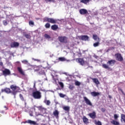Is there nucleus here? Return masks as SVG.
<instances>
[{"mask_svg": "<svg viewBox=\"0 0 125 125\" xmlns=\"http://www.w3.org/2000/svg\"><path fill=\"white\" fill-rule=\"evenodd\" d=\"M10 88L12 89L11 91V93L14 95L15 97L18 92H20V88L14 84H12L10 85Z\"/></svg>", "mask_w": 125, "mask_h": 125, "instance_id": "1", "label": "nucleus"}, {"mask_svg": "<svg viewBox=\"0 0 125 125\" xmlns=\"http://www.w3.org/2000/svg\"><path fill=\"white\" fill-rule=\"evenodd\" d=\"M43 22H48L51 24H56L57 23V20L53 18L45 17L43 20Z\"/></svg>", "mask_w": 125, "mask_h": 125, "instance_id": "2", "label": "nucleus"}, {"mask_svg": "<svg viewBox=\"0 0 125 125\" xmlns=\"http://www.w3.org/2000/svg\"><path fill=\"white\" fill-rule=\"evenodd\" d=\"M32 95L35 99H41L42 98V94L41 92L39 91L33 92Z\"/></svg>", "mask_w": 125, "mask_h": 125, "instance_id": "3", "label": "nucleus"}, {"mask_svg": "<svg viewBox=\"0 0 125 125\" xmlns=\"http://www.w3.org/2000/svg\"><path fill=\"white\" fill-rule=\"evenodd\" d=\"M35 72H38V73H40L41 75H42L44 73V71L43 70V67H42L41 66H37L34 68Z\"/></svg>", "mask_w": 125, "mask_h": 125, "instance_id": "4", "label": "nucleus"}, {"mask_svg": "<svg viewBox=\"0 0 125 125\" xmlns=\"http://www.w3.org/2000/svg\"><path fill=\"white\" fill-rule=\"evenodd\" d=\"M116 56V59L117 60V61H120V62H122V61H124V58H123V56H122V54L120 53H117L115 55Z\"/></svg>", "mask_w": 125, "mask_h": 125, "instance_id": "5", "label": "nucleus"}, {"mask_svg": "<svg viewBox=\"0 0 125 125\" xmlns=\"http://www.w3.org/2000/svg\"><path fill=\"white\" fill-rule=\"evenodd\" d=\"M58 40L60 42H64L66 43L67 42V37H59Z\"/></svg>", "mask_w": 125, "mask_h": 125, "instance_id": "6", "label": "nucleus"}, {"mask_svg": "<svg viewBox=\"0 0 125 125\" xmlns=\"http://www.w3.org/2000/svg\"><path fill=\"white\" fill-rule=\"evenodd\" d=\"M20 44L19 42H12L10 43V47H11V48H14L15 47H18V46H19Z\"/></svg>", "mask_w": 125, "mask_h": 125, "instance_id": "7", "label": "nucleus"}, {"mask_svg": "<svg viewBox=\"0 0 125 125\" xmlns=\"http://www.w3.org/2000/svg\"><path fill=\"white\" fill-rule=\"evenodd\" d=\"M2 74L3 76H5V77L6 76H9V75L11 74L10 70H9L8 69L5 68L2 71Z\"/></svg>", "mask_w": 125, "mask_h": 125, "instance_id": "8", "label": "nucleus"}, {"mask_svg": "<svg viewBox=\"0 0 125 125\" xmlns=\"http://www.w3.org/2000/svg\"><path fill=\"white\" fill-rule=\"evenodd\" d=\"M88 116H89L91 119L94 120V119L96 118V112H95V111H93L92 113H89Z\"/></svg>", "mask_w": 125, "mask_h": 125, "instance_id": "9", "label": "nucleus"}, {"mask_svg": "<svg viewBox=\"0 0 125 125\" xmlns=\"http://www.w3.org/2000/svg\"><path fill=\"white\" fill-rule=\"evenodd\" d=\"M83 99L87 105H89V106H92V103H91L90 100L87 99L86 97H83Z\"/></svg>", "mask_w": 125, "mask_h": 125, "instance_id": "10", "label": "nucleus"}, {"mask_svg": "<svg viewBox=\"0 0 125 125\" xmlns=\"http://www.w3.org/2000/svg\"><path fill=\"white\" fill-rule=\"evenodd\" d=\"M115 63H116V61L115 60H111L107 62V64L109 65V66H114Z\"/></svg>", "mask_w": 125, "mask_h": 125, "instance_id": "11", "label": "nucleus"}, {"mask_svg": "<svg viewBox=\"0 0 125 125\" xmlns=\"http://www.w3.org/2000/svg\"><path fill=\"white\" fill-rule=\"evenodd\" d=\"M76 61H78V63H79L82 66H83V65H84V61H83V59L78 58L76 59Z\"/></svg>", "mask_w": 125, "mask_h": 125, "instance_id": "12", "label": "nucleus"}, {"mask_svg": "<svg viewBox=\"0 0 125 125\" xmlns=\"http://www.w3.org/2000/svg\"><path fill=\"white\" fill-rule=\"evenodd\" d=\"M17 70H18L19 73H20V74H21V75H22V76H25V72H24V71H23L22 67H18Z\"/></svg>", "mask_w": 125, "mask_h": 125, "instance_id": "13", "label": "nucleus"}, {"mask_svg": "<svg viewBox=\"0 0 125 125\" xmlns=\"http://www.w3.org/2000/svg\"><path fill=\"white\" fill-rule=\"evenodd\" d=\"M90 94L92 96H93V97H96V96H99V95H100L101 93L98 92L93 91L91 92L90 93Z\"/></svg>", "mask_w": 125, "mask_h": 125, "instance_id": "14", "label": "nucleus"}, {"mask_svg": "<svg viewBox=\"0 0 125 125\" xmlns=\"http://www.w3.org/2000/svg\"><path fill=\"white\" fill-rule=\"evenodd\" d=\"M88 39H89V37L86 35L80 36V39L82 40V41H88Z\"/></svg>", "mask_w": 125, "mask_h": 125, "instance_id": "15", "label": "nucleus"}, {"mask_svg": "<svg viewBox=\"0 0 125 125\" xmlns=\"http://www.w3.org/2000/svg\"><path fill=\"white\" fill-rule=\"evenodd\" d=\"M1 92H6V93H11V90L9 88H5L1 89Z\"/></svg>", "mask_w": 125, "mask_h": 125, "instance_id": "16", "label": "nucleus"}, {"mask_svg": "<svg viewBox=\"0 0 125 125\" xmlns=\"http://www.w3.org/2000/svg\"><path fill=\"white\" fill-rule=\"evenodd\" d=\"M79 12L82 15H84V14H87V10L85 9H81L80 10Z\"/></svg>", "mask_w": 125, "mask_h": 125, "instance_id": "17", "label": "nucleus"}, {"mask_svg": "<svg viewBox=\"0 0 125 125\" xmlns=\"http://www.w3.org/2000/svg\"><path fill=\"white\" fill-rule=\"evenodd\" d=\"M53 115L55 116L56 119H58V118H59V111H58V110H55V111H53Z\"/></svg>", "mask_w": 125, "mask_h": 125, "instance_id": "18", "label": "nucleus"}, {"mask_svg": "<svg viewBox=\"0 0 125 125\" xmlns=\"http://www.w3.org/2000/svg\"><path fill=\"white\" fill-rule=\"evenodd\" d=\"M37 108L41 112H45V111H46V108L43 107L42 105L38 106Z\"/></svg>", "mask_w": 125, "mask_h": 125, "instance_id": "19", "label": "nucleus"}, {"mask_svg": "<svg viewBox=\"0 0 125 125\" xmlns=\"http://www.w3.org/2000/svg\"><path fill=\"white\" fill-rule=\"evenodd\" d=\"M83 121L84 124L85 125H88V124H89V122H88V119H87V118H86L85 116H83Z\"/></svg>", "mask_w": 125, "mask_h": 125, "instance_id": "20", "label": "nucleus"}, {"mask_svg": "<svg viewBox=\"0 0 125 125\" xmlns=\"http://www.w3.org/2000/svg\"><path fill=\"white\" fill-rule=\"evenodd\" d=\"M91 79L92 80L93 83H95L96 84H99V83H100L99 81L98 80V79H97V78H91Z\"/></svg>", "mask_w": 125, "mask_h": 125, "instance_id": "21", "label": "nucleus"}, {"mask_svg": "<svg viewBox=\"0 0 125 125\" xmlns=\"http://www.w3.org/2000/svg\"><path fill=\"white\" fill-rule=\"evenodd\" d=\"M51 28L53 31H56L58 29V25L56 24H54L51 26Z\"/></svg>", "mask_w": 125, "mask_h": 125, "instance_id": "22", "label": "nucleus"}, {"mask_svg": "<svg viewBox=\"0 0 125 125\" xmlns=\"http://www.w3.org/2000/svg\"><path fill=\"white\" fill-rule=\"evenodd\" d=\"M27 123L32 125H36V122L35 121H32L30 120H28L27 121H25V122H23V124H27Z\"/></svg>", "mask_w": 125, "mask_h": 125, "instance_id": "23", "label": "nucleus"}, {"mask_svg": "<svg viewBox=\"0 0 125 125\" xmlns=\"http://www.w3.org/2000/svg\"><path fill=\"white\" fill-rule=\"evenodd\" d=\"M103 68H104V69H107V70H110V67L108 65L104 63L102 64Z\"/></svg>", "mask_w": 125, "mask_h": 125, "instance_id": "24", "label": "nucleus"}, {"mask_svg": "<svg viewBox=\"0 0 125 125\" xmlns=\"http://www.w3.org/2000/svg\"><path fill=\"white\" fill-rule=\"evenodd\" d=\"M121 121L122 122V123H125V115L121 114Z\"/></svg>", "mask_w": 125, "mask_h": 125, "instance_id": "25", "label": "nucleus"}, {"mask_svg": "<svg viewBox=\"0 0 125 125\" xmlns=\"http://www.w3.org/2000/svg\"><path fill=\"white\" fill-rule=\"evenodd\" d=\"M111 124L114 125H120V123L118 121H116V120H112L111 121Z\"/></svg>", "mask_w": 125, "mask_h": 125, "instance_id": "26", "label": "nucleus"}, {"mask_svg": "<svg viewBox=\"0 0 125 125\" xmlns=\"http://www.w3.org/2000/svg\"><path fill=\"white\" fill-rule=\"evenodd\" d=\"M21 62L23 63V64H25V65H28V66L30 65V63L27 60H23L21 61Z\"/></svg>", "mask_w": 125, "mask_h": 125, "instance_id": "27", "label": "nucleus"}, {"mask_svg": "<svg viewBox=\"0 0 125 125\" xmlns=\"http://www.w3.org/2000/svg\"><path fill=\"white\" fill-rule=\"evenodd\" d=\"M93 39L94 40V41H97L98 40V42H100L101 40L98 37H97V35H93Z\"/></svg>", "mask_w": 125, "mask_h": 125, "instance_id": "28", "label": "nucleus"}, {"mask_svg": "<svg viewBox=\"0 0 125 125\" xmlns=\"http://www.w3.org/2000/svg\"><path fill=\"white\" fill-rule=\"evenodd\" d=\"M23 36L25 37V38H26V39H28L29 40L31 39V35L30 34H24Z\"/></svg>", "mask_w": 125, "mask_h": 125, "instance_id": "29", "label": "nucleus"}, {"mask_svg": "<svg viewBox=\"0 0 125 125\" xmlns=\"http://www.w3.org/2000/svg\"><path fill=\"white\" fill-rule=\"evenodd\" d=\"M80 2L82 3H84V4H86L88 2H89V0H81Z\"/></svg>", "mask_w": 125, "mask_h": 125, "instance_id": "30", "label": "nucleus"}, {"mask_svg": "<svg viewBox=\"0 0 125 125\" xmlns=\"http://www.w3.org/2000/svg\"><path fill=\"white\" fill-rule=\"evenodd\" d=\"M100 42L98 41V42L94 43L93 44L94 47H97V46H99V45L100 44Z\"/></svg>", "mask_w": 125, "mask_h": 125, "instance_id": "31", "label": "nucleus"}, {"mask_svg": "<svg viewBox=\"0 0 125 125\" xmlns=\"http://www.w3.org/2000/svg\"><path fill=\"white\" fill-rule=\"evenodd\" d=\"M44 103H45L46 104V105H47V106H49V105H50V100H45L44 101Z\"/></svg>", "mask_w": 125, "mask_h": 125, "instance_id": "32", "label": "nucleus"}, {"mask_svg": "<svg viewBox=\"0 0 125 125\" xmlns=\"http://www.w3.org/2000/svg\"><path fill=\"white\" fill-rule=\"evenodd\" d=\"M63 110H64V111H67V112H69V111H70V107L69 106H64L63 107Z\"/></svg>", "mask_w": 125, "mask_h": 125, "instance_id": "33", "label": "nucleus"}, {"mask_svg": "<svg viewBox=\"0 0 125 125\" xmlns=\"http://www.w3.org/2000/svg\"><path fill=\"white\" fill-rule=\"evenodd\" d=\"M59 61H62V62L66 61V59L64 57H60L58 58Z\"/></svg>", "mask_w": 125, "mask_h": 125, "instance_id": "34", "label": "nucleus"}, {"mask_svg": "<svg viewBox=\"0 0 125 125\" xmlns=\"http://www.w3.org/2000/svg\"><path fill=\"white\" fill-rule=\"evenodd\" d=\"M45 28L46 29H49V28H50V24L49 23H46L45 24Z\"/></svg>", "mask_w": 125, "mask_h": 125, "instance_id": "35", "label": "nucleus"}, {"mask_svg": "<svg viewBox=\"0 0 125 125\" xmlns=\"http://www.w3.org/2000/svg\"><path fill=\"white\" fill-rule=\"evenodd\" d=\"M59 95L61 98H64L66 96V95L63 94L62 93H59Z\"/></svg>", "mask_w": 125, "mask_h": 125, "instance_id": "36", "label": "nucleus"}, {"mask_svg": "<svg viewBox=\"0 0 125 125\" xmlns=\"http://www.w3.org/2000/svg\"><path fill=\"white\" fill-rule=\"evenodd\" d=\"M29 25L30 26H32H32L33 27L35 25V23L32 21H29Z\"/></svg>", "mask_w": 125, "mask_h": 125, "instance_id": "37", "label": "nucleus"}, {"mask_svg": "<svg viewBox=\"0 0 125 125\" xmlns=\"http://www.w3.org/2000/svg\"><path fill=\"white\" fill-rule=\"evenodd\" d=\"M44 37L45 38V39H51L50 36L48 35L47 34H45Z\"/></svg>", "mask_w": 125, "mask_h": 125, "instance_id": "38", "label": "nucleus"}, {"mask_svg": "<svg viewBox=\"0 0 125 125\" xmlns=\"http://www.w3.org/2000/svg\"><path fill=\"white\" fill-rule=\"evenodd\" d=\"M75 85H77L78 86H80L81 85V83L79 81H76L75 83Z\"/></svg>", "mask_w": 125, "mask_h": 125, "instance_id": "39", "label": "nucleus"}, {"mask_svg": "<svg viewBox=\"0 0 125 125\" xmlns=\"http://www.w3.org/2000/svg\"><path fill=\"white\" fill-rule=\"evenodd\" d=\"M59 84L60 85L61 87L62 88H63L64 87V84L62 82H59Z\"/></svg>", "mask_w": 125, "mask_h": 125, "instance_id": "40", "label": "nucleus"}, {"mask_svg": "<svg viewBox=\"0 0 125 125\" xmlns=\"http://www.w3.org/2000/svg\"><path fill=\"white\" fill-rule=\"evenodd\" d=\"M2 23H3V24L4 25V26H6L8 24L7 21H6L5 20L3 21Z\"/></svg>", "mask_w": 125, "mask_h": 125, "instance_id": "41", "label": "nucleus"}, {"mask_svg": "<svg viewBox=\"0 0 125 125\" xmlns=\"http://www.w3.org/2000/svg\"><path fill=\"white\" fill-rule=\"evenodd\" d=\"M96 125H102V123H101V122L100 121H98V122H95Z\"/></svg>", "mask_w": 125, "mask_h": 125, "instance_id": "42", "label": "nucleus"}, {"mask_svg": "<svg viewBox=\"0 0 125 125\" xmlns=\"http://www.w3.org/2000/svg\"><path fill=\"white\" fill-rule=\"evenodd\" d=\"M20 98H21L22 101H24V97H23V95H22L21 94H20Z\"/></svg>", "mask_w": 125, "mask_h": 125, "instance_id": "43", "label": "nucleus"}, {"mask_svg": "<svg viewBox=\"0 0 125 125\" xmlns=\"http://www.w3.org/2000/svg\"><path fill=\"white\" fill-rule=\"evenodd\" d=\"M114 118L115 120H118V118H119V116H118L117 114H115L114 115Z\"/></svg>", "mask_w": 125, "mask_h": 125, "instance_id": "44", "label": "nucleus"}, {"mask_svg": "<svg viewBox=\"0 0 125 125\" xmlns=\"http://www.w3.org/2000/svg\"><path fill=\"white\" fill-rule=\"evenodd\" d=\"M69 89L73 90V89H74V86H73V85H69Z\"/></svg>", "mask_w": 125, "mask_h": 125, "instance_id": "45", "label": "nucleus"}, {"mask_svg": "<svg viewBox=\"0 0 125 125\" xmlns=\"http://www.w3.org/2000/svg\"><path fill=\"white\" fill-rule=\"evenodd\" d=\"M16 64L18 66H21V63H20V62H16Z\"/></svg>", "mask_w": 125, "mask_h": 125, "instance_id": "46", "label": "nucleus"}, {"mask_svg": "<svg viewBox=\"0 0 125 125\" xmlns=\"http://www.w3.org/2000/svg\"><path fill=\"white\" fill-rule=\"evenodd\" d=\"M101 111H102V112H103V113H104V112H105V111H106V108H102L101 109Z\"/></svg>", "mask_w": 125, "mask_h": 125, "instance_id": "47", "label": "nucleus"}, {"mask_svg": "<svg viewBox=\"0 0 125 125\" xmlns=\"http://www.w3.org/2000/svg\"><path fill=\"white\" fill-rule=\"evenodd\" d=\"M0 66H3V62H0Z\"/></svg>", "mask_w": 125, "mask_h": 125, "instance_id": "48", "label": "nucleus"}, {"mask_svg": "<svg viewBox=\"0 0 125 125\" xmlns=\"http://www.w3.org/2000/svg\"><path fill=\"white\" fill-rule=\"evenodd\" d=\"M36 82L34 83V85H33L34 88H36Z\"/></svg>", "mask_w": 125, "mask_h": 125, "instance_id": "49", "label": "nucleus"}, {"mask_svg": "<svg viewBox=\"0 0 125 125\" xmlns=\"http://www.w3.org/2000/svg\"><path fill=\"white\" fill-rule=\"evenodd\" d=\"M4 108H5V110H7L8 109L6 106H4Z\"/></svg>", "mask_w": 125, "mask_h": 125, "instance_id": "50", "label": "nucleus"}, {"mask_svg": "<svg viewBox=\"0 0 125 125\" xmlns=\"http://www.w3.org/2000/svg\"><path fill=\"white\" fill-rule=\"evenodd\" d=\"M108 97H109V98H112V97L110 96V95H109V96H108Z\"/></svg>", "mask_w": 125, "mask_h": 125, "instance_id": "51", "label": "nucleus"}, {"mask_svg": "<svg viewBox=\"0 0 125 125\" xmlns=\"http://www.w3.org/2000/svg\"><path fill=\"white\" fill-rule=\"evenodd\" d=\"M0 37H2V34H1L0 33Z\"/></svg>", "mask_w": 125, "mask_h": 125, "instance_id": "52", "label": "nucleus"}, {"mask_svg": "<svg viewBox=\"0 0 125 125\" xmlns=\"http://www.w3.org/2000/svg\"><path fill=\"white\" fill-rule=\"evenodd\" d=\"M109 50H110V49H107V51H106V52H108Z\"/></svg>", "mask_w": 125, "mask_h": 125, "instance_id": "53", "label": "nucleus"}, {"mask_svg": "<svg viewBox=\"0 0 125 125\" xmlns=\"http://www.w3.org/2000/svg\"><path fill=\"white\" fill-rule=\"evenodd\" d=\"M0 61H1V57L0 56Z\"/></svg>", "mask_w": 125, "mask_h": 125, "instance_id": "54", "label": "nucleus"}, {"mask_svg": "<svg viewBox=\"0 0 125 125\" xmlns=\"http://www.w3.org/2000/svg\"><path fill=\"white\" fill-rule=\"evenodd\" d=\"M1 113H4V111H2Z\"/></svg>", "mask_w": 125, "mask_h": 125, "instance_id": "55", "label": "nucleus"}]
</instances>
